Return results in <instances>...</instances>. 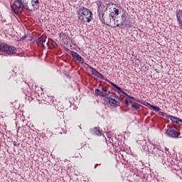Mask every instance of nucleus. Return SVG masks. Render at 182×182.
Returning <instances> with one entry per match:
<instances>
[{
  "label": "nucleus",
  "instance_id": "1",
  "mask_svg": "<svg viewBox=\"0 0 182 182\" xmlns=\"http://www.w3.org/2000/svg\"><path fill=\"white\" fill-rule=\"evenodd\" d=\"M77 15L78 21L81 23H90L92 19H93V13L86 7H81L77 12Z\"/></svg>",
  "mask_w": 182,
  "mask_h": 182
},
{
  "label": "nucleus",
  "instance_id": "2",
  "mask_svg": "<svg viewBox=\"0 0 182 182\" xmlns=\"http://www.w3.org/2000/svg\"><path fill=\"white\" fill-rule=\"evenodd\" d=\"M100 20L104 25L107 26H111V28H117V24H116L115 18L109 17L107 15L99 16Z\"/></svg>",
  "mask_w": 182,
  "mask_h": 182
},
{
  "label": "nucleus",
  "instance_id": "3",
  "mask_svg": "<svg viewBox=\"0 0 182 182\" xmlns=\"http://www.w3.org/2000/svg\"><path fill=\"white\" fill-rule=\"evenodd\" d=\"M18 50L15 46H9L6 43H0V52H4L7 55H15Z\"/></svg>",
  "mask_w": 182,
  "mask_h": 182
},
{
  "label": "nucleus",
  "instance_id": "4",
  "mask_svg": "<svg viewBox=\"0 0 182 182\" xmlns=\"http://www.w3.org/2000/svg\"><path fill=\"white\" fill-rule=\"evenodd\" d=\"M23 8L25 9H27L28 11L31 9L28 6V2L26 1H26L22 2L21 9H19L18 6H16V4H14L13 5H11L12 12L17 16L21 15V14H22V12L23 11Z\"/></svg>",
  "mask_w": 182,
  "mask_h": 182
},
{
  "label": "nucleus",
  "instance_id": "5",
  "mask_svg": "<svg viewBox=\"0 0 182 182\" xmlns=\"http://www.w3.org/2000/svg\"><path fill=\"white\" fill-rule=\"evenodd\" d=\"M110 6V3L107 0H101L100 5L98 6L97 12L98 16H102L105 14V12L107 11Z\"/></svg>",
  "mask_w": 182,
  "mask_h": 182
},
{
  "label": "nucleus",
  "instance_id": "6",
  "mask_svg": "<svg viewBox=\"0 0 182 182\" xmlns=\"http://www.w3.org/2000/svg\"><path fill=\"white\" fill-rule=\"evenodd\" d=\"M105 101L109 103L112 107H119V106H120V97H117V100L112 97V96L107 97Z\"/></svg>",
  "mask_w": 182,
  "mask_h": 182
},
{
  "label": "nucleus",
  "instance_id": "7",
  "mask_svg": "<svg viewBox=\"0 0 182 182\" xmlns=\"http://www.w3.org/2000/svg\"><path fill=\"white\" fill-rule=\"evenodd\" d=\"M166 134L172 139H177L178 138V136H180V132H178V129L176 127L175 129L173 127H169L168 129H166Z\"/></svg>",
  "mask_w": 182,
  "mask_h": 182
},
{
  "label": "nucleus",
  "instance_id": "8",
  "mask_svg": "<svg viewBox=\"0 0 182 182\" xmlns=\"http://www.w3.org/2000/svg\"><path fill=\"white\" fill-rule=\"evenodd\" d=\"M134 24L132 22V19L127 18L124 21H122L121 23H117V28H120L121 29H124V28H133Z\"/></svg>",
  "mask_w": 182,
  "mask_h": 182
},
{
  "label": "nucleus",
  "instance_id": "9",
  "mask_svg": "<svg viewBox=\"0 0 182 182\" xmlns=\"http://www.w3.org/2000/svg\"><path fill=\"white\" fill-rule=\"evenodd\" d=\"M86 69L88 71L90 70L92 75H95V76H97V77H99L100 79H102V80L105 79V76L103 75V74L99 73V71H97L93 67L88 65Z\"/></svg>",
  "mask_w": 182,
  "mask_h": 182
},
{
  "label": "nucleus",
  "instance_id": "10",
  "mask_svg": "<svg viewBox=\"0 0 182 182\" xmlns=\"http://www.w3.org/2000/svg\"><path fill=\"white\" fill-rule=\"evenodd\" d=\"M70 55L73 56V59L78 62V63L83 64V62H85V60L79 55L75 51H70Z\"/></svg>",
  "mask_w": 182,
  "mask_h": 182
},
{
  "label": "nucleus",
  "instance_id": "11",
  "mask_svg": "<svg viewBox=\"0 0 182 182\" xmlns=\"http://www.w3.org/2000/svg\"><path fill=\"white\" fill-rule=\"evenodd\" d=\"M36 43H37V45L41 46L42 45V46H45V43H46V36H43L41 37H39L38 38L36 39Z\"/></svg>",
  "mask_w": 182,
  "mask_h": 182
},
{
  "label": "nucleus",
  "instance_id": "12",
  "mask_svg": "<svg viewBox=\"0 0 182 182\" xmlns=\"http://www.w3.org/2000/svg\"><path fill=\"white\" fill-rule=\"evenodd\" d=\"M152 152L156 157H161L163 156V151L160 150L159 148H154Z\"/></svg>",
  "mask_w": 182,
  "mask_h": 182
},
{
  "label": "nucleus",
  "instance_id": "13",
  "mask_svg": "<svg viewBox=\"0 0 182 182\" xmlns=\"http://www.w3.org/2000/svg\"><path fill=\"white\" fill-rule=\"evenodd\" d=\"M102 97H106V96H109L110 95V92L109 91V89H107V87H102Z\"/></svg>",
  "mask_w": 182,
  "mask_h": 182
},
{
  "label": "nucleus",
  "instance_id": "14",
  "mask_svg": "<svg viewBox=\"0 0 182 182\" xmlns=\"http://www.w3.org/2000/svg\"><path fill=\"white\" fill-rule=\"evenodd\" d=\"M92 133H93V134H95V136H102V131H100V128L95 127V128L92 129Z\"/></svg>",
  "mask_w": 182,
  "mask_h": 182
},
{
  "label": "nucleus",
  "instance_id": "15",
  "mask_svg": "<svg viewBox=\"0 0 182 182\" xmlns=\"http://www.w3.org/2000/svg\"><path fill=\"white\" fill-rule=\"evenodd\" d=\"M109 83L112 86H113V87H115V89H117L119 92H120L121 93H124V90H123L122 87H119L117 85L114 84L113 82L109 81Z\"/></svg>",
  "mask_w": 182,
  "mask_h": 182
},
{
  "label": "nucleus",
  "instance_id": "16",
  "mask_svg": "<svg viewBox=\"0 0 182 182\" xmlns=\"http://www.w3.org/2000/svg\"><path fill=\"white\" fill-rule=\"evenodd\" d=\"M26 0H16L14 4H16V6H18L19 9H22V2H26Z\"/></svg>",
  "mask_w": 182,
  "mask_h": 182
},
{
  "label": "nucleus",
  "instance_id": "17",
  "mask_svg": "<svg viewBox=\"0 0 182 182\" xmlns=\"http://www.w3.org/2000/svg\"><path fill=\"white\" fill-rule=\"evenodd\" d=\"M31 5H32V8L29 9L31 12H33L35 9H38L39 8V4H35L33 1H31Z\"/></svg>",
  "mask_w": 182,
  "mask_h": 182
},
{
  "label": "nucleus",
  "instance_id": "18",
  "mask_svg": "<svg viewBox=\"0 0 182 182\" xmlns=\"http://www.w3.org/2000/svg\"><path fill=\"white\" fill-rule=\"evenodd\" d=\"M132 107L133 109H135L136 110H140V109L141 108V106L140 105V104L134 102V104L132 105Z\"/></svg>",
  "mask_w": 182,
  "mask_h": 182
},
{
  "label": "nucleus",
  "instance_id": "19",
  "mask_svg": "<svg viewBox=\"0 0 182 182\" xmlns=\"http://www.w3.org/2000/svg\"><path fill=\"white\" fill-rule=\"evenodd\" d=\"M168 119H170V120L171 121L172 123H176L177 124L178 120L176 119H178V117L169 115Z\"/></svg>",
  "mask_w": 182,
  "mask_h": 182
},
{
  "label": "nucleus",
  "instance_id": "20",
  "mask_svg": "<svg viewBox=\"0 0 182 182\" xmlns=\"http://www.w3.org/2000/svg\"><path fill=\"white\" fill-rule=\"evenodd\" d=\"M95 93H96V95H97L98 96H102V97H103V91H102V90H100V89H98V88H97L96 90H95Z\"/></svg>",
  "mask_w": 182,
  "mask_h": 182
},
{
  "label": "nucleus",
  "instance_id": "21",
  "mask_svg": "<svg viewBox=\"0 0 182 182\" xmlns=\"http://www.w3.org/2000/svg\"><path fill=\"white\" fill-rule=\"evenodd\" d=\"M59 37L63 39H68V36L63 32L59 33Z\"/></svg>",
  "mask_w": 182,
  "mask_h": 182
},
{
  "label": "nucleus",
  "instance_id": "22",
  "mask_svg": "<svg viewBox=\"0 0 182 182\" xmlns=\"http://www.w3.org/2000/svg\"><path fill=\"white\" fill-rule=\"evenodd\" d=\"M151 109H153V110H154V112H160V110H161V109H160V107L155 106V105H151Z\"/></svg>",
  "mask_w": 182,
  "mask_h": 182
},
{
  "label": "nucleus",
  "instance_id": "23",
  "mask_svg": "<svg viewBox=\"0 0 182 182\" xmlns=\"http://www.w3.org/2000/svg\"><path fill=\"white\" fill-rule=\"evenodd\" d=\"M123 95H125V96H127V97H129V99H132V100H135V102H139V100L136 99V97H132V96L127 95V93H126V92L123 93Z\"/></svg>",
  "mask_w": 182,
  "mask_h": 182
},
{
  "label": "nucleus",
  "instance_id": "24",
  "mask_svg": "<svg viewBox=\"0 0 182 182\" xmlns=\"http://www.w3.org/2000/svg\"><path fill=\"white\" fill-rule=\"evenodd\" d=\"M159 116H163V117H166L167 119H168V114H167V113L163 112H159Z\"/></svg>",
  "mask_w": 182,
  "mask_h": 182
},
{
  "label": "nucleus",
  "instance_id": "25",
  "mask_svg": "<svg viewBox=\"0 0 182 182\" xmlns=\"http://www.w3.org/2000/svg\"><path fill=\"white\" fill-rule=\"evenodd\" d=\"M127 19V16L126 15V12H124L122 15V21H126Z\"/></svg>",
  "mask_w": 182,
  "mask_h": 182
},
{
  "label": "nucleus",
  "instance_id": "26",
  "mask_svg": "<svg viewBox=\"0 0 182 182\" xmlns=\"http://www.w3.org/2000/svg\"><path fill=\"white\" fill-rule=\"evenodd\" d=\"M176 120H178L176 124H179V126H182V119L178 117Z\"/></svg>",
  "mask_w": 182,
  "mask_h": 182
},
{
  "label": "nucleus",
  "instance_id": "27",
  "mask_svg": "<svg viewBox=\"0 0 182 182\" xmlns=\"http://www.w3.org/2000/svg\"><path fill=\"white\" fill-rule=\"evenodd\" d=\"M114 15H116V16H117V15H119V9H116V8H114Z\"/></svg>",
  "mask_w": 182,
  "mask_h": 182
},
{
  "label": "nucleus",
  "instance_id": "28",
  "mask_svg": "<svg viewBox=\"0 0 182 182\" xmlns=\"http://www.w3.org/2000/svg\"><path fill=\"white\" fill-rule=\"evenodd\" d=\"M140 144H142V146H144V144H146V139H143V140H141V141H139Z\"/></svg>",
  "mask_w": 182,
  "mask_h": 182
},
{
  "label": "nucleus",
  "instance_id": "29",
  "mask_svg": "<svg viewBox=\"0 0 182 182\" xmlns=\"http://www.w3.org/2000/svg\"><path fill=\"white\" fill-rule=\"evenodd\" d=\"M109 18H114V12H111L107 15Z\"/></svg>",
  "mask_w": 182,
  "mask_h": 182
},
{
  "label": "nucleus",
  "instance_id": "30",
  "mask_svg": "<svg viewBox=\"0 0 182 182\" xmlns=\"http://www.w3.org/2000/svg\"><path fill=\"white\" fill-rule=\"evenodd\" d=\"M112 96V99H115V100H117V97H119V96L116 94H113Z\"/></svg>",
  "mask_w": 182,
  "mask_h": 182
},
{
  "label": "nucleus",
  "instance_id": "31",
  "mask_svg": "<svg viewBox=\"0 0 182 182\" xmlns=\"http://www.w3.org/2000/svg\"><path fill=\"white\" fill-rule=\"evenodd\" d=\"M51 44L53 46V48H58V44L56 43V42L52 41Z\"/></svg>",
  "mask_w": 182,
  "mask_h": 182
},
{
  "label": "nucleus",
  "instance_id": "32",
  "mask_svg": "<svg viewBox=\"0 0 182 182\" xmlns=\"http://www.w3.org/2000/svg\"><path fill=\"white\" fill-rule=\"evenodd\" d=\"M144 105L146 106L147 107H151V106H152L151 104L149 102H145Z\"/></svg>",
  "mask_w": 182,
  "mask_h": 182
},
{
  "label": "nucleus",
  "instance_id": "33",
  "mask_svg": "<svg viewBox=\"0 0 182 182\" xmlns=\"http://www.w3.org/2000/svg\"><path fill=\"white\" fill-rule=\"evenodd\" d=\"M26 38H27V36H23V37H21V38H20V41H24L25 39H26Z\"/></svg>",
  "mask_w": 182,
  "mask_h": 182
},
{
  "label": "nucleus",
  "instance_id": "34",
  "mask_svg": "<svg viewBox=\"0 0 182 182\" xmlns=\"http://www.w3.org/2000/svg\"><path fill=\"white\" fill-rule=\"evenodd\" d=\"M124 103H125V106H129V100H125Z\"/></svg>",
  "mask_w": 182,
  "mask_h": 182
},
{
  "label": "nucleus",
  "instance_id": "35",
  "mask_svg": "<svg viewBox=\"0 0 182 182\" xmlns=\"http://www.w3.org/2000/svg\"><path fill=\"white\" fill-rule=\"evenodd\" d=\"M34 4H36L37 5H39V0L33 1Z\"/></svg>",
  "mask_w": 182,
  "mask_h": 182
},
{
  "label": "nucleus",
  "instance_id": "36",
  "mask_svg": "<svg viewBox=\"0 0 182 182\" xmlns=\"http://www.w3.org/2000/svg\"><path fill=\"white\" fill-rule=\"evenodd\" d=\"M14 146H19V144H16V141L13 142Z\"/></svg>",
  "mask_w": 182,
  "mask_h": 182
},
{
  "label": "nucleus",
  "instance_id": "37",
  "mask_svg": "<svg viewBox=\"0 0 182 182\" xmlns=\"http://www.w3.org/2000/svg\"><path fill=\"white\" fill-rule=\"evenodd\" d=\"M114 6H116V8H120V6H119V5L118 4H114Z\"/></svg>",
  "mask_w": 182,
  "mask_h": 182
},
{
  "label": "nucleus",
  "instance_id": "38",
  "mask_svg": "<svg viewBox=\"0 0 182 182\" xmlns=\"http://www.w3.org/2000/svg\"><path fill=\"white\" fill-rule=\"evenodd\" d=\"M129 103H130L131 105L134 104V103L133 102V101H132V100L129 101Z\"/></svg>",
  "mask_w": 182,
  "mask_h": 182
},
{
  "label": "nucleus",
  "instance_id": "39",
  "mask_svg": "<svg viewBox=\"0 0 182 182\" xmlns=\"http://www.w3.org/2000/svg\"><path fill=\"white\" fill-rule=\"evenodd\" d=\"M16 56H21V53H16Z\"/></svg>",
  "mask_w": 182,
  "mask_h": 182
},
{
  "label": "nucleus",
  "instance_id": "40",
  "mask_svg": "<svg viewBox=\"0 0 182 182\" xmlns=\"http://www.w3.org/2000/svg\"><path fill=\"white\" fill-rule=\"evenodd\" d=\"M17 133H19V128H18V131H17Z\"/></svg>",
  "mask_w": 182,
  "mask_h": 182
},
{
  "label": "nucleus",
  "instance_id": "41",
  "mask_svg": "<svg viewBox=\"0 0 182 182\" xmlns=\"http://www.w3.org/2000/svg\"><path fill=\"white\" fill-rule=\"evenodd\" d=\"M49 44V41H48L47 43H46V45H48Z\"/></svg>",
  "mask_w": 182,
  "mask_h": 182
},
{
  "label": "nucleus",
  "instance_id": "42",
  "mask_svg": "<svg viewBox=\"0 0 182 182\" xmlns=\"http://www.w3.org/2000/svg\"><path fill=\"white\" fill-rule=\"evenodd\" d=\"M166 150H167V151H168V149L166 148Z\"/></svg>",
  "mask_w": 182,
  "mask_h": 182
},
{
  "label": "nucleus",
  "instance_id": "43",
  "mask_svg": "<svg viewBox=\"0 0 182 182\" xmlns=\"http://www.w3.org/2000/svg\"><path fill=\"white\" fill-rule=\"evenodd\" d=\"M97 166V164H95V167L96 168Z\"/></svg>",
  "mask_w": 182,
  "mask_h": 182
},
{
  "label": "nucleus",
  "instance_id": "44",
  "mask_svg": "<svg viewBox=\"0 0 182 182\" xmlns=\"http://www.w3.org/2000/svg\"><path fill=\"white\" fill-rule=\"evenodd\" d=\"M148 151H150V149H148Z\"/></svg>",
  "mask_w": 182,
  "mask_h": 182
},
{
  "label": "nucleus",
  "instance_id": "45",
  "mask_svg": "<svg viewBox=\"0 0 182 182\" xmlns=\"http://www.w3.org/2000/svg\"><path fill=\"white\" fill-rule=\"evenodd\" d=\"M31 1H34V0H31Z\"/></svg>",
  "mask_w": 182,
  "mask_h": 182
}]
</instances>
